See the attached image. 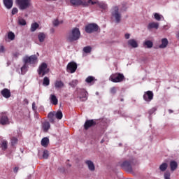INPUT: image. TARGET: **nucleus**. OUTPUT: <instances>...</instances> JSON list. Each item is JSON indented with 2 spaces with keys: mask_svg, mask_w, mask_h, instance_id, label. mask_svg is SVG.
<instances>
[{
  "mask_svg": "<svg viewBox=\"0 0 179 179\" xmlns=\"http://www.w3.org/2000/svg\"><path fill=\"white\" fill-rule=\"evenodd\" d=\"M3 2L7 9H10L13 6V0H3Z\"/></svg>",
  "mask_w": 179,
  "mask_h": 179,
  "instance_id": "6ab92c4d",
  "label": "nucleus"
},
{
  "mask_svg": "<svg viewBox=\"0 0 179 179\" xmlns=\"http://www.w3.org/2000/svg\"><path fill=\"white\" fill-rule=\"evenodd\" d=\"M38 73L41 78L45 76L47 73H50L48 65L46 63H42L38 69Z\"/></svg>",
  "mask_w": 179,
  "mask_h": 179,
  "instance_id": "39448f33",
  "label": "nucleus"
},
{
  "mask_svg": "<svg viewBox=\"0 0 179 179\" xmlns=\"http://www.w3.org/2000/svg\"><path fill=\"white\" fill-rule=\"evenodd\" d=\"M38 59L37 57V55H33L29 57L26 56L25 57H24L23 62H24V64H29L30 65H34L37 64Z\"/></svg>",
  "mask_w": 179,
  "mask_h": 179,
  "instance_id": "0eeeda50",
  "label": "nucleus"
},
{
  "mask_svg": "<svg viewBox=\"0 0 179 179\" xmlns=\"http://www.w3.org/2000/svg\"><path fill=\"white\" fill-rule=\"evenodd\" d=\"M0 52H5V47L3 45H0Z\"/></svg>",
  "mask_w": 179,
  "mask_h": 179,
  "instance_id": "3c124183",
  "label": "nucleus"
},
{
  "mask_svg": "<svg viewBox=\"0 0 179 179\" xmlns=\"http://www.w3.org/2000/svg\"><path fill=\"white\" fill-rule=\"evenodd\" d=\"M50 31L51 33H54L55 31V29H54V28L50 29Z\"/></svg>",
  "mask_w": 179,
  "mask_h": 179,
  "instance_id": "4d7b16f0",
  "label": "nucleus"
},
{
  "mask_svg": "<svg viewBox=\"0 0 179 179\" xmlns=\"http://www.w3.org/2000/svg\"><path fill=\"white\" fill-rule=\"evenodd\" d=\"M18 24L20 26H26L27 24V22H26V20H24L22 17H18Z\"/></svg>",
  "mask_w": 179,
  "mask_h": 179,
  "instance_id": "c756f323",
  "label": "nucleus"
},
{
  "mask_svg": "<svg viewBox=\"0 0 179 179\" xmlns=\"http://www.w3.org/2000/svg\"><path fill=\"white\" fill-rule=\"evenodd\" d=\"M45 34L44 32H40L38 35V38L40 43H44V41L45 40Z\"/></svg>",
  "mask_w": 179,
  "mask_h": 179,
  "instance_id": "cd10ccee",
  "label": "nucleus"
},
{
  "mask_svg": "<svg viewBox=\"0 0 179 179\" xmlns=\"http://www.w3.org/2000/svg\"><path fill=\"white\" fill-rule=\"evenodd\" d=\"M50 128H51V124H50V122H44L42 123V129L43 132H48Z\"/></svg>",
  "mask_w": 179,
  "mask_h": 179,
  "instance_id": "a211bd4d",
  "label": "nucleus"
},
{
  "mask_svg": "<svg viewBox=\"0 0 179 179\" xmlns=\"http://www.w3.org/2000/svg\"><path fill=\"white\" fill-rule=\"evenodd\" d=\"M16 3L20 10H24L30 6V0H16Z\"/></svg>",
  "mask_w": 179,
  "mask_h": 179,
  "instance_id": "6e6552de",
  "label": "nucleus"
},
{
  "mask_svg": "<svg viewBox=\"0 0 179 179\" xmlns=\"http://www.w3.org/2000/svg\"><path fill=\"white\" fill-rule=\"evenodd\" d=\"M18 139L16 137H11L10 138V142H11V145L15 146V145H17Z\"/></svg>",
  "mask_w": 179,
  "mask_h": 179,
  "instance_id": "c9c22d12",
  "label": "nucleus"
},
{
  "mask_svg": "<svg viewBox=\"0 0 179 179\" xmlns=\"http://www.w3.org/2000/svg\"><path fill=\"white\" fill-rule=\"evenodd\" d=\"M154 17L156 20L160 21L162 20V15H160L159 13H155L154 14Z\"/></svg>",
  "mask_w": 179,
  "mask_h": 179,
  "instance_id": "79ce46f5",
  "label": "nucleus"
},
{
  "mask_svg": "<svg viewBox=\"0 0 179 179\" xmlns=\"http://www.w3.org/2000/svg\"><path fill=\"white\" fill-rule=\"evenodd\" d=\"M85 164H87L90 171H94L96 170V166H94V164L91 160L85 161Z\"/></svg>",
  "mask_w": 179,
  "mask_h": 179,
  "instance_id": "f3484780",
  "label": "nucleus"
},
{
  "mask_svg": "<svg viewBox=\"0 0 179 179\" xmlns=\"http://www.w3.org/2000/svg\"><path fill=\"white\" fill-rule=\"evenodd\" d=\"M136 164H138V161L135 159L126 160L117 163V166L127 173H134V166H136Z\"/></svg>",
  "mask_w": 179,
  "mask_h": 179,
  "instance_id": "f257e3e1",
  "label": "nucleus"
},
{
  "mask_svg": "<svg viewBox=\"0 0 179 179\" xmlns=\"http://www.w3.org/2000/svg\"><path fill=\"white\" fill-rule=\"evenodd\" d=\"M69 167H71V165H69Z\"/></svg>",
  "mask_w": 179,
  "mask_h": 179,
  "instance_id": "0e129e2a",
  "label": "nucleus"
},
{
  "mask_svg": "<svg viewBox=\"0 0 179 179\" xmlns=\"http://www.w3.org/2000/svg\"><path fill=\"white\" fill-rule=\"evenodd\" d=\"M99 31V25H97V24L96 23L88 24L87 26H85V31L89 34L92 33H94V31Z\"/></svg>",
  "mask_w": 179,
  "mask_h": 179,
  "instance_id": "1a4fd4ad",
  "label": "nucleus"
},
{
  "mask_svg": "<svg viewBox=\"0 0 179 179\" xmlns=\"http://www.w3.org/2000/svg\"><path fill=\"white\" fill-rule=\"evenodd\" d=\"M48 143H50V139H48V138L45 137L41 140V145L44 148H47L48 146Z\"/></svg>",
  "mask_w": 179,
  "mask_h": 179,
  "instance_id": "c85d7f7f",
  "label": "nucleus"
},
{
  "mask_svg": "<svg viewBox=\"0 0 179 179\" xmlns=\"http://www.w3.org/2000/svg\"><path fill=\"white\" fill-rule=\"evenodd\" d=\"M113 19H115L116 23H120L122 17L121 13H120V7L118 6H113L111 11Z\"/></svg>",
  "mask_w": 179,
  "mask_h": 179,
  "instance_id": "20e7f679",
  "label": "nucleus"
},
{
  "mask_svg": "<svg viewBox=\"0 0 179 179\" xmlns=\"http://www.w3.org/2000/svg\"><path fill=\"white\" fill-rule=\"evenodd\" d=\"M48 118L51 124H54L55 122V114L53 113H48Z\"/></svg>",
  "mask_w": 179,
  "mask_h": 179,
  "instance_id": "a878e982",
  "label": "nucleus"
},
{
  "mask_svg": "<svg viewBox=\"0 0 179 179\" xmlns=\"http://www.w3.org/2000/svg\"><path fill=\"white\" fill-rule=\"evenodd\" d=\"M167 167H169V164L167 163L164 162L159 166L160 171H166L167 170Z\"/></svg>",
  "mask_w": 179,
  "mask_h": 179,
  "instance_id": "72a5a7b5",
  "label": "nucleus"
},
{
  "mask_svg": "<svg viewBox=\"0 0 179 179\" xmlns=\"http://www.w3.org/2000/svg\"><path fill=\"white\" fill-rule=\"evenodd\" d=\"M103 142H104V141H103V140H101V143H103Z\"/></svg>",
  "mask_w": 179,
  "mask_h": 179,
  "instance_id": "052dcab7",
  "label": "nucleus"
},
{
  "mask_svg": "<svg viewBox=\"0 0 179 179\" xmlns=\"http://www.w3.org/2000/svg\"><path fill=\"white\" fill-rule=\"evenodd\" d=\"M110 92L111 94H115L117 93V87H113L110 88Z\"/></svg>",
  "mask_w": 179,
  "mask_h": 179,
  "instance_id": "a18cd8bd",
  "label": "nucleus"
},
{
  "mask_svg": "<svg viewBox=\"0 0 179 179\" xmlns=\"http://www.w3.org/2000/svg\"><path fill=\"white\" fill-rule=\"evenodd\" d=\"M64 86H65V85L62 80H56V82L55 83V87L56 89H61L64 87Z\"/></svg>",
  "mask_w": 179,
  "mask_h": 179,
  "instance_id": "bb28decb",
  "label": "nucleus"
},
{
  "mask_svg": "<svg viewBox=\"0 0 179 179\" xmlns=\"http://www.w3.org/2000/svg\"><path fill=\"white\" fill-rule=\"evenodd\" d=\"M8 38L9 40H11V41L15 40V33H13L12 31L8 32Z\"/></svg>",
  "mask_w": 179,
  "mask_h": 179,
  "instance_id": "58836bf2",
  "label": "nucleus"
},
{
  "mask_svg": "<svg viewBox=\"0 0 179 179\" xmlns=\"http://www.w3.org/2000/svg\"><path fill=\"white\" fill-rule=\"evenodd\" d=\"M13 57L15 58H19V55H20V52H15L13 54Z\"/></svg>",
  "mask_w": 179,
  "mask_h": 179,
  "instance_id": "09e8293b",
  "label": "nucleus"
},
{
  "mask_svg": "<svg viewBox=\"0 0 179 179\" xmlns=\"http://www.w3.org/2000/svg\"><path fill=\"white\" fill-rule=\"evenodd\" d=\"M155 94H153V92L152 91H147L144 92L143 94V100L147 102H150L151 100L153 99Z\"/></svg>",
  "mask_w": 179,
  "mask_h": 179,
  "instance_id": "f8f14e48",
  "label": "nucleus"
},
{
  "mask_svg": "<svg viewBox=\"0 0 179 179\" xmlns=\"http://www.w3.org/2000/svg\"><path fill=\"white\" fill-rule=\"evenodd\" d=\"M128 45L132 48H138V42L135 39H129L127 42Z\"/></svg>",
  "mask_w": 179,
  "mask_h": 179,
  "instance_id": "aec40b11",
  "label": "nucleus"
},
{
  "mask_svg": "<svg viewBox=\"0 0 179 179\" xmlns=\"http://www.w3.org/2000/svg\"><path fill=\"white\" fill-rule=\"evenodd\" d=\"M162 44L159 45V48H166V47H167V45H169V40H167V38H164L162 39Z\"/></svg>",
  "mask_w": 179,
  "mask_h": 179,
  "instance_id": "5701e85b",
  "label": "nucleus"
},
{
  "mask_svg": "<svg viewBox=\"0 0 179 179\" xmlns=\"http://www.w3.org/2000/svg\"><path fill=\"white\" fill-rule=\"evenodd\" d=\"M17 171H19V167H15L13 169V172L14 173H17Z\"/></svg>",
  "mask_w": 179,
  "mask_h": 179,
  "instance_id": "6e6d98bb",
  "label": "nucleus"
},
{
  "mask_svg": "<svg viewBox=\"0 0 179 179\" xmlns=\"http://www.w3.org/2000/svg\"><path fill=\"white\" fill-rule=\"evenodd\" d=\"M38 27H40V24H38V23L37 22H34L31 24L30 31L33 33L36 31V30H37Z\"/></svg>",
  "mask_w": 179,
  "mask_h": 179,
  "instance_id": "393cba45",
  "label": "nucleus"
},
{
  "mask_svg": "<svg viewBox=\"0 0 179 179\" xmlns=\"http://www.w3.org/2000/svg\"><path fill=\"white\" fill-rule=\"evenodd\" d=\"M121 101H124V99H121Z\"/></svg>",
  "mask_w": 179,
  "mask_h": 179,
  "instance_id": "e2e57ef3",
  "label": "nucleus"
},
{
  "mask_svg": "<svg viewBox=\"0 0 179 179\" xmlns=\"http://www.w3.org/2000/svg\"><path fill=\"white\" fill-rule=\"evenodd\" d=\"M164 177V179H170V172H165Z\"/></svg>",
  "mask_w": 179,
  "mask_h": 179,
  "instance_id": "49530a36",
  "label": "nucleus"
},
{
  "mask_svg": "<svg viewBox=\"0 0 179 179\" xmlns=\"http://www.w3.org/2000/svg\"><path fill=\"white\" fill-rule=\"evenodd\" d=\"M52 24H53L54 27H57L59 26V21L58 20V19L54 20L52 21Z\"/></svg>",
  "mask_w": 179,
  "mask_h": 179,
  "instance_id": "c03bdc74",
  "label": "nucleus"
},
{
  "mask_svg": "<svg viewBox=\"0 0 179 179\" xmlns=\"http://www.w3.org/2000/svg\"><path fill=\"white\" fill-rule=\"evenodd\" d=\"M79 81L78 80H73L69 83V85L71 86V87H76Z\"/></svg>",
  "mask_w": 179,
  "mask_h": 179,
  "instance_id": "f704fd0d",
  "label": "nucleus"
},
{
  "mask_svg": "<svg viewBox=\"0 0 179 179\" xmlns=\"http://www.w3.org/2000/svg\"><path fill=\"white\" fill-rule=\"evenodd\" d=\"M32 109L34 111H36L37 110V106H36V102L32 103Z\"/></svg>",
  "mask_w": 179,
  "mask_h": 179,
  "instance_id": "8fccbe9b",
  "label": "nucleus"
},
{
  "mask_svg": "<svg viewBox=\"0 0 179 179\" xmlns=\"http://www.w3.org/2000/svg\"><path fill=\"white\" fill-rule=\"evenodd\" d=\"M17 12H19V10H17V8H13L12 10V15H16V13H17Z\"/></svg>",
  "mask_w": 179,
  "mask_h": 179,
  "instance_id": "de8ad7c7",
  "label": "nucleus"
},
{
  "mask_svg": "<svg viewBox=\"0 0 179 179\" xmlns=\"http://www.w3.org/2000/svg\"><path fill=\"white\" fill-rule=\"evenodd\" d=\"M57 113H62L61 110H58Z\"/></svg>",
  "mask_w": 179,
  "mask_h": 179,
  "instance_id": "680f3d73",
  "label": "nucleus"
},
{
  "mask_svg": "<svg viewBox=\"0 0 179 179\" xmlns=\"http://www.w3.org/2000/svg\"><path fill=\"white\" fill-rule=\"evenodd\" d=\"M21 72L22 75H24L26 72H27V65L24 63V64L21 68Z\"/></svg>",
  "mask_w": 179,
  "mask_h": 179,
  "instance_id": "ea45409f",
  "label": "nucleus"
},
{
  "mask_svg": "<svg viewBox=\"0 0 179 179\" xmlns=\"http://www.w3.org/2000/svg\"><path fill=\"white\" fill-rule=\"evenodd\" d=\"M157 111V107H154L151 109V113H156Z\"/></svg>",
  "mask_w": 179,
  "mask_h": 179,
  "instance_id": "864d4df0",
  "label": "nucleus"
},
{
  "mask_svg": "<svg viewBox=\"0 0 179 179\" xmlns=\"http://www.w3.org/2000/svg\"><path fill=\"white\" fill-rule=\"evenodd\" d=\"M94 125H96V122L93 120H87L84 124V128L85 129H89L91 127H94Z\"/></svg>",
  "mask_w": 179,
  "mask_h": 179,
  "instance_id": "4468645a",
  "label": "nucleus"
},
{
  "mask_svg": "<svg viewBox=\"0 0 179 179\" xmlns=\"http://www.w3.org/2000/svg\"><path fill=\"white\" fill-rule=\"evenodd\" d=\"M148 30H152V29H159V22H150L148 25Z\"/></svg>",
  "mask_w": 179,
  "mask_h": 179,
  "instance_id": "4be33fe9",
  "label": "nucleus"
},
{
  "mask_svg": "<svg viewBox=\"0 0 179 179\" xmlns=\"http://www.w3.org/2000/svg\"><path fill=\"white\" fill-rule=\"evenodd\" d=\"M50 103L53 104V106H57V104H58V99H57V96L55 95L50 94Z\"/></svg>",
  "mask_w": 179,
  "mask_h": 179,
  "instance_id": "412c9836",
  "label": "nucleus"
},
{
  "mask_svg": "<svg viewBox=\"0 0 179 179\" xmlns=\"http://www.w3.org/2000/svg\"><path fill=\"white\" fill-rule=\"evenodd\" d=\"M23 104H26V105L29 104V100L27 99H24L23 100Z\"/></svg>",
  "mask_w": 179,
  "mask_h": 179,
  "instance_id": "5fc2aeb1",
  "label": "nucleus"
},
{
  "mask_svg": "<svg viewBox=\"0 0 179 179\" xmlns=\"http://www.w3.org/2000/svg\"><path fill=\"white\" fill-rule=\"evenodd\" d=\"M70 3L73 5V6H89V1H83L82 0H70Z\"/></svg>",
  "mask_w": 179,
  "mask_h": 179,
  "instance_id": "9b49d317",
  "label": "nucleus"
},
{
  "mask_svg": "<svg viewBox=\"0 0 179 179\" xmlns=\"http://www.w3.org/2000/svg\"><path fill=\"white\" fill-rule=\"evenodd\" d=\"M129 37H131V35L129 34H124V38H126V40H129Z\"/></svg>",
  "mask_w": 179,
  "mask_h": 179,
  "instance_id": "603ef678",
  "label": "nucleus"
},
{
  "mask_svg": "<svg viewBox=\"0 0 179 179\" xmlns=\"http://www.w3.org/2000/svg\"><path fill=\"white\" fill-rule=\"evenodd\" d=\"M55 118H57V120H62V113H57L55 114Z\"/></svg>",
  "mask_w": 179,
  "mask_h": 179,
  "instance_id": "a19ab883",
  "label": "nucleus"
},
{
  "mask_svg": "<svg viewBox=\"0 0 179 179\" xmlns=\"http://www.w3.org/2000/svg\"><path fill=\"white\" fill-rule=\"evenodd\" d=\"M169 113H173V110H169Z\"/></svg>",
  "mask_w": 179,
  "mask_h": 179,
  "instance_id": "bf43d9fd",
  "label": "nucleus"
},
{
  "mask_svg": "<svg viewBox=\"0 0 179 179\" xmlns=\"http://www.w3.org/2000/svg\"><path fill=\"white\" fill-rule=\"evenodd\" d=\"M43 85H44L45 86L50 85V78H48V77H44Z\"/></svg>",
  "mask_w": 179,
  "mask_h": 179,
  "instance_id": "4c0bfd02",
  "label": "nucleus"
},
{
  "mask_svg": "<svg viewBox=\"0 0 179 179\" xmlns=\"http://www.w3.org/2000/svg\"><path fill=\"white\" fill-rule=\"evenodd\" d=\"M78 69V64L75 62H69L67 64L66 71L70 73H75Z\"/></svg>",
  "mask_w": 179,
  "mask_h": 179,
  "instance_id": "9d476101",
  "label": "nucleus"
},
{
  "mask_svg": "<svg viewBox=\"0 0 179 179\" xmlns=\"http://www.w3.org/2000/svg\"><path fill=\"white\" fill-rule=\"evenodd\" d=\"M144 47H146V48H152L153 47V42L151 41H145L143 43Z\"/></svg>",
  "mask_w": 179,
  "mask_h": 179,
  "instance_id": "2f4dec72",
  "label": "nucleus"
},
{
  "mask_svg": "<svg viewBox=\"0 0 179 179\" xmlns=\"http://www.w3.org/2000/svg\"><path fill=\"white\" fill-rule=\"evenodd\" d=\"M109 80L113 83H121V82L125 80V76L121 73H114L109 77Z\"/></svg>",
  "mask_w": 179,
  "mask_h": 179,
  "instance_id": "7ed1b4c3",
  "label": "nucleus"
},
{
  "mask_svg": "<svg viewBox=\"0 0 179 179\" xmlns=\"http://www.w3.org/2000/svg\"><path fill=\"white\" fill-rule=\"evenodd\" d=\"M54 1H57V0H54Z\"/></svg>",
  "mask_w": 179,
  "mask_h": 179,
  "instance_id": "69168bd1",
  "label": "nucleus"
},
{
  "mask_svg": "<svg viewBox=\"0 0 179 179\" xmlns=\"http://www.w3.org/2000/svg\"><path fill=\"white\" fill-rule=\"evenodd\" d=\"M96 80V78L94 76H90L85 79L86 83H92L94 84Z\"/></svg>",
  "mask_w": 179,
  "mask_h": 179,
  "instance_id": "7c9ffc66",
  "label": "nucleus"
},
{
  "mask_svg": "<svg viewBox=\"0 0 179 179\" xmlns=\"http://www.w3.org/2000/svg\"><path fill=\"white\" fill-rule=\"evenodd\" d=\"M48 156H50L48 150H44L43 152V159H48Z\"/></svg>",
  "mask_w": 179,
  "mask_h": 179,
  "instance_id": "37998d69",
  "label": "nucleus"
},
{
  "mask_svg": "<svg viewBox=\"0 0 179 179\" xmlns=\"http://www.w3.org/2000/svg\"><path fill=\"white\" fill-rule=\"evenodd\" d=\"M59 24H62V23H64V21L62 20V21H59Z\"/></svg>",
  "mask_w": 179,
  "mask_h": 179,
  "instance_id": "13d9d810",
  "label": "nucleus"
},
{
  "mask_svg": "<svg viewBox=\"0 0 179 179\" xmlns=\"http://www.w3.org/2000/svg\"><path fill=\"white\" fill-rule=\"evenodd\" d=\"M83 51L85 54H90L92 52V48L90 46H85L83 48Z\"/></svg>",
  "mask_w": 179,
  "mask_h": 179,
  "instance_id": "e433bc0d",
  "label": "nucleus"
},
{
  "mask_svg": "<svg viewBox=\"0 0 179 179\" xmlns=\"http://www.w3.org/2000/svg\"><path fill=\"white\" fill-rule=\"evenodd\" d=\"M1 148L2 150H6L8 149V141L6 140H3L1 141Z\"/></svg>",
  "mask_w": 179,
  "mask_h": 179,
  "instance_id": "473e14b6",
  "label": "nucleus"
},
{
  "mask_svg": "<svg viewBox=\"0 0 179 179\" xmlns=\"http://www.w3.org/2000/svg\"><path fill=\"white\" fill-rule=\"evenodd\" d=\"M1 95L3 97H5V99H9L10 97V90H9L8 88H4L1 92Z\"/></svg>",
  "mask_w": 179,
  "mask_h": 179,
  "instance_id": "2eb2a0df",
  "label": "nucleus"
},
{
  "mask_svg": "<svg viewBox=\"0 0 179 179\" xmlns=\"http://www.w3.org/2000/svg\"><path fill=\"white\" fill-rule=\"evenodd\" d=\"M0 124H1V125H9V118H8L6 115L1 116L0 118Z\"/></svg>",
  "mask_w": 179,
  "mask_h": 179,
  "instance_id": "dca6fc26",
  "label": "nucleus"
},
{
  "mask_svg": "<svg viewBox=\"0 0 179 179\" xmlns=\"http://www.w3.org/2000/svg\"><path fill=\"white\" fill-rule=\"evenodd\" d=\"M170 167L171 171H175V170H177V168L178 167V164H177V162L176 161H171L170 162Z\"/></svg>",
  "mask_w": 179,
  "mask_h": 179,
  "instance_id": "b1692460",
  "label": "nucleus"
},
{
  "mask_svg": "<svg viewBox=\"0 0 179 179\" xmlns=\"http://www.w3.org/2000/svg\"><path fill=\"white\" fill-rule=\"evenodd\" d=\"M79 38H80V30L76 27L68 33L66 40L68 43H73V41H78Z\"/></svg>",
  "mask_w": 179,
  "mask_h": 179,
  "instance_id": "f03ea898",
  "label": "nucleus"
},
{
  "mask_svg": "<svg viewBox=\"0 0 179 179\" xmlns=\"http://www.w3.org/2000/svg\"><path fill=\"white\" fill-rule=\"evenodd\" d=\"M89 94L87 91L85 89H78L77 90V99L80 100V101H86L87 100Z\"/></svg>",
  "mask_w": 179,
  "mask_h": 179,
  "instance_id": "423d86ee",
  "label": "nucleus"
},
{
  "mask_svg": "<svg viewBox=\"0 0 179 179\" xmlns=\"http://www.w3.org/2000/svg\"><path fill=\"white\" fill-rule=\"evenodd\" d=\"M91 3V5H96L97 4L98 6L101 8L103 9V10H106L107 9V4L103 2H99V1H93V0H88V4Z\"/></svg>",
  "mask_w": 179,
  "mask_h": 179,
  "instance_id": "ddd939ff",
  "label": "nucleus"
}]
</instances>
